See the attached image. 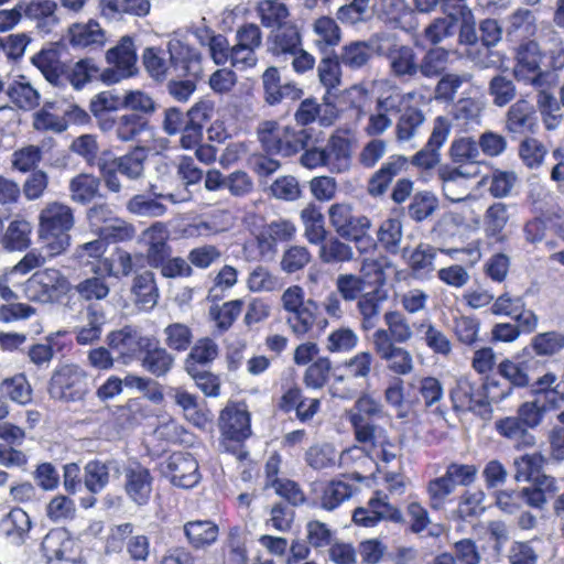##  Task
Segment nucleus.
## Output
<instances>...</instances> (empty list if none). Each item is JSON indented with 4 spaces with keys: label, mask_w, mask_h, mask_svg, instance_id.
<instances>
[{
    "label": "nucleus",
    "mask_w": 564,
    "mask_h": 564,
    "mask_svg": "<svg viewBox=\"0 0 564 564\" xmlns=\"http://www.w3.org/2000/svg\"><path fill=\"white\" fill-rule=\"evenodd\" d=\"M142 63L149 76L156 80L167 79L173 72L176 76L198 77L203 72L202 55L196 50L171 40L167 50L147 47L142 53Z\"/></svg>",
    "instance_id": "f257e3e1"
},
{
    "label": "nucleus",
    "mask_w": 564,
    "mask_h": 564,
    "mask_svg": "<svg viewBox=\"0 0 564 564\" xmlns=\"http://www.w3.org/2000/svg\"><path fill=\"white\" fill-rule=\"evenodd\" d=\"M75 225L74 212L70 206L59 203H47L39 214V239L41 249L54 258L64 253L70 246L69 231Z\"/></svg>",
    "instance_id": "f03ea898"
},
{
    "label": "nucleus",
    "mask_w": 564,
    "mask_h": 564,
    "mask_svg": "<svg viewBox=\"0 0 564 564\" xmlns=\"http://www.w3.org/2000/svg\"><path fill=\"white\" fill-rule=\"evenodd\" d=\"M265 44L272 56L283 61L291 59L293 69L299 74L313 69L315 65L314 56L303 47L302 34L296 23L270 31Z\"/></svg>",
    "instance_id": "7ed1b4c3"
},
{
    "label": "nucleus",
    "mask_w": 564,
    "mask_h": 564,
    "mask_svg": "<svg viewBox=\"0 0 564 564\" xmlns=\"http://www.w3.org/2000/svg\"><path fill=\"white\" fill-rule=\"evenodd\" d=\"M286 313L285 324L299 338L308 335L317 321L319 306L313 299H305L304 289L300 285L286 288L280 299Z\"/></svg>",
    "instance_id": "20e7f679"
},
{
    "label": "nucleus",
    "mask_w": 564,
    "mask_h": 564,
    "mask_svg": "<svg viewBox=\"0 0 564 564\" xmlns=\"http://www.w3.org/2000/svg\"><path fill=\"white\" fill-rule=\"evenodd\" d=\"M148 153L144 148L137 147L132 151L115 158L111 161L99 160L98 167L106 188L111 193H120L123 185L118 174L124 176L131 182H137L144 177V163Z\"/></svg>",
    "instance_id": "39448f33"
},
{
    "label": "nucleus",
    "mask_w": 564,
    "mask_h": 564,
    "mask_svg": "<svg viewBox=\"0 0 564 564\" xmlns=\"http://www.w3.org/2000/svg\"><path fill=\"white\" fill-rule=\"evenodd\" d=\"M88 373L75 364L57 367L50 379L47 392L52 399L63 403H77L89 393Z\"/></svg>",
    "instance_id": "423d86ee"
},
{
    "label": "nucleus",
    "mask_w": 564,
    "mask_h": 564,
    "mask_svg": "<svg viewBox=\"0 0 564 564\" xmlns=\"http://www.w3.org/2000/svg\"><path fill=\"white\" fill-rule=\"evenodd\" d=\"M375 364L376 357L371 351L364 350L355 354L343 364L346 376H336L328 392L334 398L347 400L355 398L357 390L349 386V381H355L360 387L367 386Z\"/></svg>",
    "instance_id": "0eeeda50"
},
{
    "label": "nucleus",
    "mask_w": 564,
    "mask_h": 564,
    "mask_svg": "<svg viewBox=\"0 0 564 564\" xmlns=\"http://www.w3.org/2000/svg\"><path fill=\"white\" fill-rule=\"evenodd\" d=\"M380 57L388 61L389 74L393 78L403 84L416 80L419 55L412 46L400 43L397 35L383 33Z\"/></svg>",
    "instance_id": "6e6552de"
},
{
    "label": "nucleus",
    "mask_w": 564,
    "mask_h": 564,
    "mask_svg": "<svg viewBox=\"0 0 564 564\" xmlns=\"http://www.w3.org/2000/svg\"><path fill=\"white\" fill-rule=\"evenodd\" d=\"M328 217L336 234L343 239L354 241L359 251L365 250V242L371 243V238L367 236L371 227L370 219L365 215L355 214L350 204H333L328 209Z\"/></svg>",
    "instance_id": "1a4fd4ad"
},
{
    "label": "nucleus",
    "mask_w": 564,
    "mask_h": 564,
    "mask_svg": "<svg viewBox=\"0 0 564 564\" xmlns=\"http://www.w3.org/2000/svg\"><path fill=\"white\" fill-rule=\"evenodd\" d=\"M109 68L101 73V79L106 84L119 83L138 73V55L134 39L123 35L118 43L110 47L105 55Z\"/></svg>",
    "instance_id": "9d476101"
},
{
    "label": "nucleus",
    "mask_w": 564,
    "mask_h": 564,
    "mask_svg": "<svg viewBox=\"0 0 564 564\" xmlns=\"http://www.w3.org/2000/svg\"><path fill=\"white\" fill-rule=\"evenodd\" d=\"M70 289L68 279L57 269L47 268L33 273L23 284L25 297L42 304L52 303Z\"/></svg>",
    "instance_id": "9b49d317"
},
{
    "label": "nucleus",
    "mask_w": 564,
    "mask_h": 564,
    "mask_svg": "<svg viewBox=\"0 0 564 564\" xmlns=\"http://www.w3.org/2000/svg\"><path fill=\"white\" fill-rule=\"evenodd\" d=\"M542 53L534 41L521 43L516 52V64L513 66L514 78L524 85L533 88L547 84L549 73L541 68Z\"/></svg>",
    "instance_id": "f8f14e48"
},
{
    "label": "nucleus",
    "mask_w": 564,
    "mask_h": 564,
    "mask_svg": "<svg viewBox=\"0 0 564 564\" xmlns=\"http://www.w3.org/2000/svg\"><path fill=\"white\" fill-rule=\"evenodd\" d=\"M42 551L48 564H78V546L65 529L51 530L42 541Z\"/></svg>",
    "instance_id": "ddd939ff"
},
{
    "label": "nucleus",
    "mask_w": 564,
    "mask_h": 564,
    "mask_svg": "<svg viewBox=\"0 0 564 564\" xmlns=\"http://www.w3.org/2000/svg\"><path fill=\"white\" fill-rule=\"evenodd\" d=\"M383 33H375L368 40H356L345 44L338 55L341 65L352 70L368 66L375 55L380 56Z\"/></svg>",
    "instance_id": "4468645a"
},
{
    "label": "nucleus",
    "mask_w": 564,
    "mask_h": 564,
    "mask_svg": "<svg viewBox=\"0 0 564 564\" xmlns=\"http://www.w3.org/2000/svg\"><path fill=\"white\" fill-rule=\"evenodd\" d=\"M110 349L118 355V359L123 365H129L137 359L151 345L150 338L142 336L141 333L126 326L121 329L111 332L107 337Z\"/></svg>",
    "instance_id": "2eb2a0df"
},
{
    "label": "nucleus",
    "mask_w": 564,
    "mask_h": 564,
    "mask_svg": "<svg viewBox=\"0 0 564 564\" xmlns=\"http://www.w3.org/2000/svg\"><path fill=\"white\" fill-rule=\"evenodd\" d=\"M123 490L137 506H145L151 498L154 477L150 469L138 462L129 463L122 470Z\"/></svg>",
    "instance_id": "dca6fc26"
},
{
    "label": "nucleus",
    "mask_w": 564,
    "mask_h": 564,
    "mask_svg": "<svg viewBox=\"0 0 564 564\" xmlns=\"http://www.w3.org/2000/svg\"><path fill=\"white\" fill-rule=\"evenodd\" d=\"M477 175V166H445L438 171L443 193L453 203L464 202L470 197L469 180Z\"/></svg>",
    "instance_id": "f3484780"
},
{
    "label": "nucleus",
    "mask_w": 564,
    "mask_h": 564,
    "mask_svg": "<svg viewBox=\"0 0 564 564\" xmlns=\"http://www.w3.org/2000/svg\"><path fill=\"white\" fill-rule=\"evenodd\" d=\"M386 328H378L372 335V345H401L414 336L413 326L400 311L391 310L383 314Z\"/></svg>",
    "instance_id": "a211bd4d"
},
{
    "label": "nucleus",
    "mask_w": 564,
    "mask_h": 564,
    "mask_svg": "<svg viewBox=\"0 0 564 564\" xmlns=\"http://www.w3.org/2000/svg\"><path fill=\"white\" fill-rule=\"evenodd\" d=\"M452 408L457 413L477 412L487 406L484 392L467 376L457 377L448 391Z\"/></svg>",
    "instance_id": "6ab92c4d"
},
{
    "label": "nucleus",
    "mask_w": 564,
    "mask_h": 564,
    "mask_svg": "<svg viewBox=\"0 0 564 564\" xmlns=\"http://www.w3.org/2000/svg\"><path fill=\"white\" fill-rule=\"evenodd\" d=\"M381 520L395 523L403 521L402 512L388 501L387 496L371 498L368 508H357L352 513V521L365 528H373Z\"/></svg>",
    "instance_id": "aec40b11"
},
{
    "label": "nucleus",
    "mask_w": 564,
    "mask_h": 564,
    "mask_svg": "<svg viewBox=\"0 0 564 564\" xmlns=\"http://www.w3.org/2000/svg\"><path fill=\"white\" fill-rule=\"evenodd\" d=\"M219 427L225 437L242 442L251 435L250 413L243 403H229L220 412Z\"/></svg>",
    "instance_id": "412c9836"
},
{
    "label": "nucleus",
    "mask_w": 564,
    "mask_h": 564,
    "mask_svg": "<svg viewBox=\"0 0 564 564\" xmlns=\"http://www.w3.org/2000/svg\"><path fill=\"white\" fill-rule=\"evenodd\" d=\"M165 474L174 486L193 488L199 481L197 460L188 453H173L166 460Z\"/></svg>",
    "instance_id": "4be33fe9"
},
{
    "label": "nucleus",
    "mask_w": 564,
    "mask_h": 564,
    "mask_svg": "<svg viewBox=\"0 0 564 564\" xmlns=\"http://www.w3.org/2000/svg\"><path fill=\"white\" fill-rule=\"evenodd\" d=\"M148 248L144 254V262L154 269L163 265L171 256L172 249L167 243L169 230L163 223H155L143 232Z\"/></svg>",
    "instance_id": "5701e85b"
},
{
    "label": "nucleus",
    "mask_w": 564,
    "mask_h": 564,
    "mask_svg": "<svg viewBox=\"0 0 564 564\" xmlns=\"http://www.w3.org/2000/svg\"><path fill=\"white\" fill-rule=\"evenodd\" d=\"M31 62L50 84L56 87L65 85L66 64L61 61L56 47H43L32 56Z\"/></svg>",
    "instance_id": "b1692460"
},
{
    "label": "nucleus",
    "mask_w": 564,
    "mask_h": 564,
    "mask_svg": "<svg viewBox=\"0 0 564 564\" xmlns=\"http://www.w3.org/2000/svg\"><path fill=\"white\" fill-rule=\"evenodd\" d=\"M257 134L262 149L269 154L290 158V144H288L286 127L274 120H265L259 123Z\"/></svg>",
    "instance_id": "393cba45"
},
{
    "label": "nucleus",
    "mask_w": 564,
    "mask_h": 564,
    "mask_svg": "<svg viewBox=\"0 0 564 564\" xmlns=\"http://www.w3.org/2000/svg\"><path fill=\"white\" fill-rule=\"evenodd\" d=\"M556 381L557 376L555 373L546 372L531 384V392L534 395V400L541 409L543 408L545 414L549 411L558 410L564 405V390H558L560 384L554 387Z\"/></svg>",
    "instance_id": "a878e982"
},
{
    "label": "nucleus",
    "mask_w": 564,
    "mask_h": 564,
    "mask_svg": "<svg viewBox=\"0 0 564 564\" xmlns=\"http://www.w3.org/2000/svg\"><path fill=\"white\" fill-rule=\"evenodd\" d=\"M119 476L121 473L120 464L116 459L88 462L84 467V484L91 494L101 492L110 481V474Z\"/></svg>",
    "instance_id": "bb28decb"
},
{
    "label": "nucleus",
    "mask_w": 564,
    "mask_h": 564,
    "mask_svg": "<svg viewBox=\"0 0 564 564\" xmlns=\"http://www.w3.org/2000/svg\"><path fill=\"white\" fill-rule=\"evenodd\" d=\"M326 169L332 173H344L351 165V142L348 138L332 134L325 147Z\"/></svg>",
    "instance_id": "cd10ccee"
},
{
    "label": "nucleus",
    "mask_w": 564,
    "mask_h": 564,
    "mask_svg": "<svg viewBox=\"0 0 564 564\" xmlns=\"http://www.w3.org/2000/svg\"><path fill=\"white\" fill-rule=\"evenodd\" d=\"M387 292L380 288L366 292L357 301V312L360 318V327L362 330L368 332L373 329L381 315L382 304L387 301Z\"/></svg>",
    "instance_id": "c85d7f7f"
},
{
    "label": "nucleus",
    "mask_w": 564,
    "mask_h": 564,
    "mask_svg": "<svg viewBox=\"0 0 564 564\" xmlns=\"http://www.w3.org/2000/svg\"><path fill=\"white\" fill-rule=\"evenodd\" d=\"M408 159L400 154H394L376 171L368 181L367 191L371 196L384 194L392 180L406 169Z\"/></svg>",
    "instance_id": "c756f323"
},
{
    "label": "nucleus",
    "mask_w": 564,
    "mask_h": 564,
    "mask_svg": "<svg viewBox=\"0 0 564 564\" xmlns=\"http://www.w3.org/2000/svg\"><path fill=\"white\" fill-rule=\"evenodd\" d=\"M254 10L261 25L270 31L295 23L289 7L281 0H260Z\"/></svg>",
    "instance_id": "7c9ffc66"
},
{
    "label": "nucleus",
    "mask_w": 564,
    "mask_h": 564,
    "mask_svg": "<svg viewBox=\"0 0 564 564\" xmlns=\"http://www.w3.org/2000/svg\"><path fill=\"white\" fill-rule=\"evenodd\" d=\"M69 43L78 48H100L106 44V32L94 20L87 23H75L68 30Z\"/></svg>",
    "instance_id": "2f4dec72"
},
{
    "label": "nucleus",
    "mask_w": 564,
    "mask_h": 564,
    "mask_svg": "<svg viewBox=\"0 0 564 564\" xmlns=\"http://www.w3.org/2000/svg\"><path fill=\"white\" fill-rule=\"evenodd\" d=\"M296 235V226L289 219L270 221L258 236V246L262 251L275 252L278 242L291 241Z\"/></svg>",
    "instance_id": "473e14b6"
},
{
    "label": "nucleus",
    "mask_w": 564,
    "mask_h": 564,
    "mask_svg": "<svg viewBox=\"0 0 564 564\" xmlns=\"http://www.w3.org/2000/svg\"><path fill=\"white\" fill-rule=\"evenodd\" d=\"M375 352L387 364V368L398 375H410L414 369L411 352L399 345H373Z\"/></svg>",
    "instance_id": "72a5a7b5"
},
{
    "label": "nucleus",
    "mask_w": 564,
    "mask_h": 564,
    "mask_svg": "<svg viewBox=\"0 0 564 564\" xmlns=\"http://www.w3.org/2000/svg\"><path fill=\"white\" fill-rule=\"evenodd\" d=\"M449 62V51L435 46L425 51L422 57L419 56L416 80L436 79L445 74Z\"/></svg>",
    "instance_id": "f704fd0d"
},
{
    "label": "nucleus",
    "mask_w": 564,
    "mask_h": 564,
    "mask_svg": "<svg viewBox=\"0 0 564 564\" xmlns=\"http://www.w3.org/2000/svg\"><path fill=\"white\" fill-rule=\"evenodd\" d=\"M22 7V15L28 19L36 21L39 30L47 33L57 23L58 19L55 15L57 4L52 0H32L30 2H19Z\"/></svg>",
    "instance_id": "c9c22d12"
},
{
    "label": "nucleus",
    "mask_w": 564,
    "mask_h": 564,
    "mask_svg": "<svg viewBox=\"0 0 564 564\" xmlns=\"http://www.w3.org/2000/svg\"><path fill=\"white\" fill-rule=\"evenodd\" d=\"M536 91V109L546 130H556L563 121L561 106L555 96L549 90V84L534 88Z\"/></svg>",
    "instance_id": "e433bc0d"
},
{
    "label": "nucleus",
    "mask_w": 564,
    "mask_h": 564,
    "mask_svg": "<svg viewBox=\"0 0 564 564\" xmlns=\"http://www.w3.org/2000/svg\"><path fill=\"white\" fill-rule=\"evenodd\" d=\"M413 98V94L403 93L399 86L384 79L380 82V91L376 100V109L388 116L403 112L405 104Z\"/></svg>",
    "instance_id": "4c0bfd02"
},
{
    "label": "nucleus",
    "mask_w": 564,
    "mask_h": 564,
    "mask_svg": "<svg viewBox=\"0 0 564 564\" xmlns=\"http://www.w3.org/2000/svg\"><path fill=\"white\" fill-rule=\"evenodd\" d=\"M425 116L416 107H406L395 124V139L399 143H410L422 134Z\"/></svg>",
    "instance_id": "58836bf2"
},
{
    "label": "nucleus",
    "mask_w": 564,
    "mask_h": 564,
    "mask_svg": "<svg viewBox=\"0 0 564 564\" xmlns=\"http://www.w3.org/2000/svg\"><path fill=\"white\" fill-rule=\"evenodd\" d=\"M409 387L419 393L426 409L435 406V413L445 414V411L438 405L444 398V388L437 378L431 376L414 377L409 382Z\"/></svg>",
    "instance_id": "ea45409f"
},
{
    "label": "nucleus",
    "mask_w": 564,
    "mask_h": 564,
    "mask_svg": "<svg viewBox=\"0 0 564 564\" xmlns=\"http://www.w3.org/2000/svg\"><path fill=\"white\" fill-rule=\"evenodd\" d=\"M99 8L105 18L113 20L123 14L145 17L151 3L149 0H99Z\"/></svg>",
    "instance_id": "a19ab883"
},
{
    "label": "nucleus",
    "mask_w": 564,
    "mask_h": 564,
    "mask_svg": "<svg viewBox=\"0 0 564 564\" xmlns=\"http://www.w3.org/2000/svg\"><path fill=\"white\" fill-rule=\"evenodd\" d=\"M496 430L500 435L513 442L519 449L534 446L535 436L529 432L517 415L498 420Z\"/></svg>",
    "instance_id": "79ce46f5"
},
{
    "label": "nucleus",
    "mask_w": 564,
    "mask_h": 564,
    "mask_svg": "<svg viewBox=\"0 0 564 564\" xmlns=\"http://www.w3.org/2000/svg\"><path fill=\"white\" fill-rule=\"evenodd\" d=\"M91 271L94 275L79 281L74 291L85 302L102 301L109 295L110 286L106 276L100 274V265H94Z\"/></svg>",
    "instance_id": "37998d69"
},
{
    "label": "nucleus",
    "mask_w": 564,
    "mask_h": 564,
    "mask_svg": "<svg viewBox=\"0 0 564 564\" xmlns=\"http://www.w3.org/2000/svg\"><path fill=\"white\" fill-rule=\"evenodd\" d=\"M403 240L402 223L399 218H388L381 223L377 231L379 246L390 254L402 252L405 257L406 248H402Z\"/></svg>",
    "instance_id": "c03bdc74"
},
{
    "label": "nucleus",
    "mask_w": 564,
    "mask_h": 564,
    "mask_svg": "<svg viewBox=\"0 0 564 564\" xmlns=\"http://www.w3.org/2000/svg\"><path fill=\"white\" fill-rule=\"evenodd\" d=\"M184 534L194 549L213 544L219 533L218 525L210 520L188 521L183 525Z\"/></svg>",
    "instance_id": "a18cd8bd"
},
{
    "label": "nucleus",
    "mask_w": 564,
    "mask_h": 564,
    "mask_svg": "<svg viewBox=\"0 0 564 564\" xmlns=\"http://www.w3.org/2000/svg\"><path fill=\"white\" fill-rule=\"evenodd\" d=\"M131 291L135 302L144 310L153 308L160 296L155 276L152 271H144L137 274L133 279Z\"/></svg>",
    "instance_id": "49530a36"
},
{
    "label": "nucleus",
    "mask_w": 564,
    "mask_h": 564,
    "mask_svg": "<svg viewBox=\"0 0 564 564\" xmlns=\"http://www.w3.org/2000/svg\"><path fill=\"white\" fill-rule=\"evenodd\" d=\"M70 199L77 204L86 205L99 196L100 178L93 175L80 173L69 181Z\"/></svg>",
    "instance_id": "de8ad7c7"
},
{
    "label": "nucleus",
    "mask_w": 564,
    "mask_h": 564,
    "mask_svg": "<svg viewBox=\"0 0 564 564\" xmlns=\"http://www.w3.org/2000/svg\"><path fill=\"white\" fill-rule=\"evenodd\" d=\"M471 79L470 73H445L434 87V99L438 102L453 104L462 86Z\"/></svg>",
    "instance_id": "09e8293b"
},
{
    "label": "nucleus",
    "mask_w": 564,
    "mask_h": 564,
    "mask_svg": "<svg viewBox=\"0 0 564 564\" xmlns=\"http://www.w3.org/2000/svg\"><path fill=\"white\" fill-rule=\"evenodd\" d=\"M169 397L180 406L184 416L194 425L203 427L206 422V415L199 410L197 397L189 393L182 387L170 388Z\"/></svg>",
    "instance_id": "8fccbe9b"
},
{
    "label": "nucleus",
    "mask_w": 564,
    "mask_h": 564,
    "mask_svg": "<svg viewBox=\"0 0 564 564\" xmlns=\"http://www.w3.org/2000/svg\"><path fill=\"white\" fill-rule=\"evenodd\" d=\"M533 117L530 105L519 99L510 106L506 116V129L513 134H523L533 131Z\"/></svg>",
    "instance_id": "3c124183"
},
{
    "label": "nucleus",
    "mask_w": 564,
    "mask_h": 564,
    "mask_svg": "<svg viewBox=\"0 0 564 564\" xmlns=\"http://www.w3.org/2000/svg\"><path fill=\"white\" fill-rule=\"evenodd\" d=\"M314 43L321 51L337 46L341 40V31L337 22L329 17H321L312 24Z\"/></svg>",
    "instance_id": "603ef678"
},
{
    "label": "nucleus",
    "mask_w": 564,
    "mask_h": 564,
    "mask_svg": "<svg viewBox=\"0 0 564 564\" xmlns=\"http://www.w3.org/2000/svg\"><path fill=\"white\" fill-rule=\"evenodd\" d=\"M510 219L509 208L503 203L490 205L484 216V230L487 237L500 241L503 238V229Z\"/></svg>",
    "instance_id": "864d4df0"
},
{
    "label": "nucleus",
    "mask_w": 564,
    "mask_h": 564,
    "mask_svg": "<svg viewBox=\"0 0 564 564\" xmlns=\"http://www.w3.org/2000/svg\"><path fill=\"white\" fill-rule=\"evenodd\" d=\"M144 352L142 367L158 378L166 376L174 366V356L166 348L148 347Z\"/></svg>",
    "instance_id": "5fc2aeb1"
},
{
    "label": "nucleus",
    "mask_w": 564,
    "mask_h": 564,
    "mask_svg": "<svg viewBox=\"0 0 564 564\" xmlns=\"http://www.w3.org/2000/svg\"><path fill=\"white\" fill-rule=\"evenodd\" d=\"M445 17L434 19L425 29L424 37L433 47L455 33L458 17L453 12H444Z\"/></svg>",
    "instance_id": "6e6d98bb"
},
{
    "label": "nucleus",
    "mask_w": 564,
    "mask_h": 564,
    "mask_svg": "<svg viewBox=\"0 0 564 564\" xmlns=\"http://www.w3.org/2000/svg\"><path fill=\"white\" fill-rule=\"evenodd\" d=\"M355 438L361 444L377 447V443L387 434L386 429L376 424L372 420L362 419L360 415H349Z\"/></svg>",
    "instance_id": "4d7b16f0"
},
{
    "label": "nucleus",
    "mask_w": 564,
    "mask_h": 564,
    "mask_svg": "<svg viewBox=\"0 0 564 564\" xmlns=\"http://www.w3.org/2000/svg\"><path fill=\"white\" fill-rule=\"evenodd\" d=\"M318 258L325 264L349 262L354 259V250L350 245L332 237L319 247Z\"/></svg>",
    "instance_id": "13d9d810"
},
{
    "label": "nucleus",
    "mask_w": 564,
    "mask_h": 564,
    "mask_svg": "<svg viewBox=\"0 0 564 564\" xmlns=\"http://www.w3.org/2000/svg\"><path fill=\"white\" fill-rule=\"evenodd\" d=\"M106 322L105 314L101 311L89 306L87 310L86 324L76 327V340L80 345H89L98 340L102 333V326Z\"/></svg>",
    "instance_id": "bf43d9fd"
},
{
    "label": "nucleus",
    "mask_w": 564,
    "mask_h": 564,
    "mask_svg": "<svg viewBox=\"0 0 564 564\" xmlns=\"http://www.w3.org/2000/svg\"><path fill=\"white\" fill-rule=\"evenodd\" d=\"M370 282L354 273H340L335 281L336 292L346 302L358 301Z\"/></svg>",
    "instance_id": "052dcab7"
},
{
    "label": "nucleus",
    "mask_w": 564,
    "mask_h": 564,
    "mask_svg": "<svg viewBox=\"0 0 564 564\" xmlns=\"http://www.w3.org/2000/svg\"><path fill=\"white\" fill-rule=\"evenodd\" d=\"M218 351V345L213 339L208 337L198 339L194 346H192L185 359V370H187V366L198 367L197 365L210 364L217 358Z\"/></svg>",
    "instance_id": "680f3d73"
},
{
    "label": "nucleus",
    "mask_w": 564,
    "mask_h": 564,
    "mask_svg": "<svg viewBox=\"0 0 564 564\" xmlns=\"http://www.w3.org/2000/svg\"><path fill=\"white\" fill-rule=\"evenodd\" d=\"M98 72L99 68L91 58L79 59L70 68L66 66L65 84L69 82L75 89H82Z\"/></svg>",
    "instance_id": "e2e57ef3"
},
{
    "label": "nucleus",
    "mask_w": 564,
    "mask_h": 564,
    "mask_svg": "<svg viewBox=\"0 0 564 564\" xmlns=\"http://www.w3.org/2000/svg\"><path fill=\"white\" fill-rule=\"evenodd\" d=\"M413 326L423 332L426 346L435 354L447 356L452 351V344L447 336L436 328L430 319H424L419 325L414 324Z\"/></svg>",
    "instance_id": "0e129e2a"
},
{
    "label": "nucleus",
    "mask_w": 564,
    "mask_h": 564,
    "mask_svg": "<svg viewBox=\"0 0 564 564\" xmlns=\"http://www.w3.org/2000/svg\"><path fill=\"white\" fill-rule=\"evenodd\" d=\"M488 94L495 106L505 107L516 98L517 87L507 76L496 75L489 82Z\"/></svg>",
    "instance_id": "69168bd1"
},
{
    "label": "nucleus",
    "mask_w": 564,
    "mask_h": 564,
    "mask_svg": "<svg viewBox=\"0 0 564 564\" xmlns=\"http://www.w3.org/2000/svg\"><path fill=\"white\" fill-rule=\"evenodd\" d=\"M165 345L174 351L187 350L193 341V332L186 324L173 323L163 329Z\"/></svg>",
    "instance_id": "338daca9"
},
{
    "label": "nucleus",
    "mask_w": 564,
    "mask_h": 564,
    "mask_svg": "<svg viewBox=\"0 0 564 564\" xmlns=\"http://www.w3.org/2000/svg\"><path fill=\"white\" fill-rule=\"evenodd\" d=\"M438 208L437 197L427 191L416 193L409 205V216L420 223L432 216Z\"/></svg>",
    "instance_id": "774afa93"
}]
</instances>
